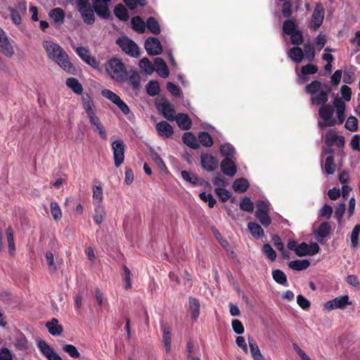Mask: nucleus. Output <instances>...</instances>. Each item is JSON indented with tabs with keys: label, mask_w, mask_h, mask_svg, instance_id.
Listing matches in <instances>:
<instances>
[{
	"label": "nucleus",
	"mask_w": 360,
	"mask_h": 360,
	"mask_svg": "<svg viewBox=\"0 0 360 360\" xmlns=\"http://www.w3.org/2000/svg\"><path fill=\"white\" fill-rule=\"evenodd\" d=\"M42 46L49 59L57 63L66 72L76 74V68L61 46L53 40H44Z\"/></svg>",
	"instance_id": "obj_1"
},
{
	"label": "nucleus",
	"mask_w": 360,
	"mask_h": 360,
	"mask_svg": "<svg viewBox=\"0 0 360 360\" xmlns=\"http://www.w3.org/2000/svg\"><path fill=\"white\" fill-rule=\"evenodd\" d=\"M111 0H92V6L79 10L83 21L86 25H93L95 22L94 13L103 19H108L110 12L108 3Z\"/></svg>",
	"instance_id": "obj_2"
},
{
	"label": "nucleus",
	"mask_w": 360,
	"mask_h": 360,
	"mask_svg": "<svg viewBox=\"0 0 360 360\" xmlns=\"http://www.w3.org/2000/svg\"><path fill=\"white\" fill-rule=\"evenodd\" d=\"M326 90L321 91L315 96H311V103L315 105H321L319 110V115L323 121L336 120L333 118L334 108L330 104H326L328 101V94L332 89L330 85L326 84Z\"/></svg>",
	"instance_id": "obj_3"
},
{
	"label": "nucleus",
	"mask_w": 360,
	"mask_h": 360,
	"mask_svg": "<svg viewBox=\"0 0 360 360\" xmlns=\"http://www.w3.org/2000/svg\"><path fill=\"white\" fill-rule=\"evenodd\" d=\"M107 74L114 81L119 83L126 82L128 79L127 67L120 58H112L105 64Z\"/></svg>",
	"instance_id": "obj_4"
},
{
	"label": "nucleus",
	"mask_w": 360,
	"mask_h": 360,
	"mask_svg": "<svg viewBox=\"0 0 360 360\" xmlns=\"http://www.w3.org/2000/svg\"><path fill=\"white\" fill-rule=\"evenodd\" d=\"M116 44L127 55L134 58H139L140 56V50L138 45L128 37L122 36L119 37L116 40Z\"/></svg>",
	"instance_id": "obj_5"
},
{
	"label": "nucleus",
	"mask_w": 360,
	"mask_h": 360,
	"mask_svg": "<svg viewBox=\"0 0 360 360\" xmlns=\"http://www.w3.org/2000/svg\"><path fill=\"white\" fill-rule=\"evenodd\" d=\"M352 304V302L349 301V297L345 295L326 302L323 307L326 310L332 311L337 309H344L347 306Z\"/></svg>",
	"instance_id": "obj_6"
},
{
	"label": "nucleus",
	"mask_w": 360,
	"mask_h": 360,
	"mask_svg": "<svg viewBox=\"0 0 360 360\" xmlns=\"http://www.w3.org/2000/svg\"><path fill=\"white\" fill-rule=\"evenodd\" d=\"M324 8L321 3H317L311 15L309 27L313 30H317L323 23L324 19Z\"/></svg>",
	"instance_id": "obj_7"
},
{
	"label": "nucleus",
	"mask_w": 360,
	"mask_h": 360,
	"mask_svg": "<svg viewBox=\"0 0 360 360\" xmlns=\"http://www.w3.org/2000/svg\"><path fill=\"white\" fill-rule=\"evenodd\" d=\"M37 347L47 360H63L61 356L45 340L37 341Z\"/></svg>",
	"instance_id": "obj_8"
},
{
	"label": "nucleus",
	"mask_w": 360,
	"mask_h": 360,
	"mask_svg": "<svg viewBox=\"0 0 360 360\" xmlns=\"http://www.w3.org/2000/svg\"><path fill=\"white\" fill-rule=\"evenodd\" d=\"M144 47L150 56H158L162 53V46L156 37H150L145 41Z\"/></svg>",
	"instance_id": "obj_9"
},
{
	"label": "nucleus",
	"mask_w": 360,
	"mask_h": 360,
	"mask_svg": "<svg viewBox=\"0 0 360 360\" xmlns=\"http://www.w3.org/2000/svg\"><path fill=\"white\" fill-rule=\"evenodd\" d=\"M0 49L1 52L8 57H11L14 54L13 49L10 44L5 32L0 28Z\"/></svg>",
	"instance_id": "obj_10"
},
{
	"label": "nucleus",
	"mask_w": 360,
	"mask_h": 360,
	"mask_svg": "<svg viewBox=\"0 0 360 360\" xmlns=\"http://www.w3.org/2000/svg\"><path fill=\"white\" fill-rule=\"evenodd\" d=\"M333 105L336 108V115L338 117L337 124H341L345 119V103L338 96H335L333 101Z\"/></svg>",
	"instance_id": "obj_11"
},
{
	"label": "nucleus",
	"mask_w": 360,
	"mask_h": 360,
	"mask_svg": "<svg viewBox=\"0 0 360 360\" xmlns=\"http://www.w3.org/2000/svg\"><path fill=\"white\" fill-rule=\"evenodd\" d=\"M82 101L83 108L87 114L88 117H91V116L96 115L95 105L89 94H83L82 96Z\"/></svg>",
	"instance_id": "obj_12"
},
{
	"label": "nucleus",
	"mask_w": 360,
	"mask_h": 360,
	"mask_svg": "<svg viewBox=\"0 0 360 360\" xmlns=\"http://www.w3.org/2000/svg\"><path fill=\"white\" fill-rule=\"evenodd\" d=\"M158 109L162 111V115L167 120L174 121L176 116L175 110L173 108L172 105L167 101H165L162 103H160L158 105Z\"/></svg>",
	"instance_id": "obj_13"
},
{
	"label": "nucleus",
	"mask_w": 360,
	"mask_h": 360,
	"mask_svg": "<svg viewBox=\"0 0 360 360\" xmlns=\"http://www.w3.org/2000/svg\"><path fill=\"white\" fill-rule=\"evenodd\" d=\"M325 85L319 80H314L305 86L304 91L307 94L315 96L321 91L326 90Z\"/></svg>",
	"instance_id": "obj_14"
},
{
	"label": "nucleus",
	"mask_w": 360,
	"mask_h": 360,
	"mask_svg": "<svg viewBox=\"0 0 360 360\" xmlns=\"http://www.w3.org/2000/svg\"><path fill=\"white\" fill-rule=\"evenodd\" d=\"M162 334V343L166 353L171 352V335L172 328L167 325H162L161 326Z\"/></svg>",
	"instance_id": "obj_15"
},
{
	"label": "nucleus",
	"mask_w": 360,
	"mask_h": 360,
	"mask_svg": "<svg viewBox=\"0 0 360 360\" xmlns=\"http://www.w3.org/2000/svg\"><path fill=\"white\" fill-rule=\"evenodd\" d=\"M221 169L225 175L231 177L236 173V166L231 159H223L221 162Z\"/></svg>",
	"instance_id": "obj_16"
},
{
	"label": "nucleus",
	"mask_w": 360,
	"mask_h": 360,
	"mask_svg": "<svg viewBox=\"0 0 360 360\" xmlns=\"http://www.w3.org/2000/svg\"><path fill=\"white\" fill-rule=\"evenodd\" d=\"M89 119L90 124L92 127H94V130L98 132L102 139H106L107 133L99 117L95 115L94 116H91V117H89Z\"/></svg>",
	"instance_id": "obj_17"
},
{
	"label": "nucleus",
	"mask_w": 360,
	"mask_h": 360,
	"mask_svg": "<svg viewBox=\"0 0 360 360\" xmlns=\"http://www.w3.org/2000/svg\"><path fill=\"white\" fill-rule=\"evenodd\" d=\"M156 66L155 71L162 78H167L169 75V69L166 63L162 58H156L154 60Z\"/></svg>",
	"instance_id": "obj_18"
},
{
	"label": "nucleus",
	"mask_w": 360,
	"mask_h": 360,
	"mask_svg": "<svg viewBox=\"0 0 360 360\" xmlns=\"http://www.w3.org/2000/svg\"><path fill=\"white\" fill-rule=\"evenodd\" d=\"M174 120L178 126L183 130H188L191 127L192 121L187 114L179 113Z\"/></svg>",
	"instance_id": "obj_19"
},
{
	"label": "nucleus",
	"mask_w": 360,
	"mask_h": 360,
	"mask_svg": "<svg viewBox=\"0 0 360 360\" xmlns=\"http://www.w3.org/2000/svg\"><path fill=\"white\" fill-rule=\"evenodd\" d=\"M156 129L161 136L169 137L173 134V128L166 121H161L156 124Z\"/></svg>",
	"instance_id": "obj_20"
},
{
	"label": "nucleus",
	"mask_w": 360,
	"mask_h": 360,
	"mask_svg": "<svg viewBox=\"0 0 360 360\" xmlns=\"http://www.w3.org/2000/svg\"><path fill=\"white\" fill-rule=\"evenodd\" d=\"M46 326L50 334L54 336L61 335L63 331V326L58 323V320L56 318H53L51 321L47 322L46 323Z\"/></svg>",
	"instance_id": "obj_21"
},
{
	"label": "nucleus",
	"mask_w": 360,
	"mask_h": 360,
	"mask_svg": "<svg viewBox=\"0 0 360 360\" xmlns=\"http://www.w3.org/2000/svg\"><path fill=\"white\" fill-rule=\"evenodd\" d=\"M298 30V25L296 22V20L294 18L286 19L282 26L283 32L287 35L293 34L295 31Z\"/></svg>",
	"instance_id": "obj_22"
},
{
	"label": "nucleus",
	"mask_w": 360,
	"mask_h": 360,
	"mask_svg": "<svg viewBox=\"0 0 360 360\" xmlns=\"http://www.w3.org/2000/svg\"><path fill=\"white\" fill-rule=\"evenodd\" d=\"M288 55L296 63H301L304 58V52L299 46H295L290 49Z\"/></svg>",
	"instance_id": "obj_23"
},
{
	"label": "nucleus",
	"mask_w": 360,
	"mask_h": 360,
	"mask_svg": "<svg viewBox=\"0 0 360 360\" xmlns=\"http://www.w3.org/2000/svg\"><path fill=\"white\" fill-rule=\"evenodd\" d=\"M132 29L139 34H142L146 30V22H145L141 17L135 16L131 18Z\"/></svg>",
	"instance_id": "obj_24"
},
{
	"label": "nucleus",
	"mask_w": 360,
	"mask_h": 360,
	"mask_svg": "<svg viewBox=\"0 0 360 360\" xmlns=\"http://www.w3.org/2000/svg\"><path fill=\"white\" fill-rule=\"evenodd\" d=\"M67 86L72 89L75 94L79 95L83 91V87L77 79L75 77H70L66 79L65 82Z\"/></svg>",
	"instance_id": "obj_25"
},
{
	"label": "nucleus",
	"mask_w": 360,
	"mask_h": 360,
	"mask_svg": "<svg viewBox=\"0 0 360 360\" xmlns=\"http://www.w3.org/2000/svg\"><path fill=\"white\" fill-rule=\"evenodd\" d=\"M219 151L223 158H233L236 153L235 148L229 143L221 144Z\"/></svg>",
	"instance_id": "obj_26"
},
{
	"label": "nucleus",
	"mask_w": 360,
	"mask_h": 360,
	"mask_svg": "<svg viewBox=\"0 0 360 360\" xmlns=\"http://www.w3.org/2000/svg\"><path fill=\"white\" fill-rule=\"evenodd\" d=\"M183 142L190 148L196 149L199 147L196 137L191 132H186L182 136Z\"/></svg>",
	"instance_id": "obj_27"
},
{
	"label": "nucleus",
	"mask_w": 360,
	"mask_h": 360,
	"mask_svg": "<svg viewBox=\"0 0 360 360\" xmlns=\"http://www.w3.org/2000/svg\"><path fill=\"white\" fill-rule=\"evenodd\" d=\"M49 15L56 23H63L65 20V13L61 8L57 7L51 9Z\"/></svg>",
	"instance_id": "obj_28"
},
{
	"label": "nucleus",
	"mask_w": 360,
	"mask_h": 360,
	"mask_svg": "<svg viewBox=\"0 0 360 360\" xmlns=\"http://www.w3.org/2000/svg\"><path fill=\"white\" fill-rule=\"evenodd\" d=\"M310 265V262L307 259H297L290 261L288 266L295 271H302L307 269Z\"/></svg>",
	"instance_id": "obj_29"
},
{
	"label": "nucleus",
	"mask_w": 360,
	"mask_h": 360,
	"mask_svg": "<svg viewBox=\"0 0 360 360\" xmlns=\"http://www.w3.org/2000/svg\"><path fill=\"white\" fill-rule=\"evenodd\" d=\"M249 187V182L246 179L240 178L236 179L233 183V188L236 192L244 193Z\"/></svg>",
	"instance_id": "obj_30"
},
{
	"label": "nucleus",
	"mask_w": 360,
	"mask_h": 360,
	"mask_svg": "<svg viewBox=\"0 0 360 360\" xmlns=\"http://www.w3.org/2000/svg\"><path fill=\"white\" fill-rule=\"evenodd\" d=\"M189 308L191 312V317L196 320L200 314V302L194 297H189Z\"/></svg>",
	"instance_id": "obj_31"
},
{
	"label": "nucleus",
	"mask_w": 360,
	"mask_h": 360,
	"mask_svg": "<svg viewBox=\"0 0 360 360\" xmlns=\"http://www.w3.org/2000/svg\"><path fill=\"white\" fill-rule=\"evenodd\" d=\"M113 158H124V144L122 140H117L112 143Z\"/></svg>",
	"instance_id": "obj_32"
},
{
	"label": "nucleus",
	"mask_w": 360,
	"mask_h": 360,
	"mask_svg": "<svg viewBox=\"0 0 360 360\" xmlns=\"http://www.w3.org/2000/svg\"><path fill=\"white\" fill-rule=\"evenodd\" d=\"M114 13L115 15L121 20L125 21L129 18V15L127 8L121 4L115 6L114 8Z\"/></svg>",
	"instance_id": "obj_33"
},
{
	"label": "nucleus",
	"mask_w": 360,
	"mask_h": 360,
	"mask_svg": "<svg viewBox=\"0 0 360 360\" xmlns=\"http://www.w3.org/2000/svg\"><path fill=\"white\" fill-rule=\"evenodd\" d=\"M146 27L148 30L153 34L160 33V27L158 20L154 17H149L146 20Z\"/></svg>",
	"instance_id": "obj_34"
},
{
	"label": "nucleus",
	"mask_w": 360,
	"mask_h": 360,
	"mask_svg": "<svg viewBox=\"0 0 360 360\" xmlns=\"http://www.w3.org/2000/svg\"><path fill=\"white\" fill-rule=\"evenodd\" d=\"M127 82H128L133 89L136 90L140 87L141 77L136 71L133 70L130 72V75H128Z\"/></svg>",
	"instance_id": "obj_35"
},
{
	"label": "nucleus",
	"mask_w": 360,
	"mask_h": 360,
	"mask_svg": "<svg viewBox=\"0 0 360 360\" xmlns=\"http://www.w3.org/2000/svg\"><path fill=\"white\" fill-rule=\"evenodd\" d=\"M93 203L96 205H101L103 201V188L101 186L94 185L93 186Z\"/></svg>",
	"instance_id": "obj_36"
},
{
	"label": "nucleus",
	"mask_w": 360,
	"mask_h": 360,
	"mask_svg": "<svg viewBox=\"0 0 360 360\" xmlns=\"http://www.w3.org/2000/svg\"><path fill=\"white\" fill-rule=\"evenodd\" d=\"M217 159H201V165L203 169L208 172H213L218 167Z\"/></svg>",
	"instance_id": "obj_37"
},
{
	"label": "nucleus",
	"mask_w": 360,
	"mask_h": 360,
	"mask_svg": "<svg viewBox=\"0 0 360 360\" xmlns=\"http://www.w3.org/2000/svg\"><path fill=\"white\" fill-rule=\"evenodd\" d=\"M14 345L18 349L25 350L28 348V340L22 333H18L15 338Z\"/></svg>",
	"instance_id": "obj_38"
},
{
	"label": "nucleus",
	"mask_w": 360,
	"mask_h": 360,
	"mask_svg": "<svg viewBox=\"0 0 360 360\" xmlns=\"http://www.w3.org/2000/svg\"><path fill=\"white\" fill-rule=\"evenodd\" d=\"M105 215V212L103 206H102V205H96L94 216L95 222L100 225L103 222Z\"/></svg>",
	"instance_id": "obj_39"
},
{
	"label": "nucleus",
	"mask_w": 360,
	"mask_h": 360,
	"mask_svg": "<svg viewBox=\"0 0 360 360\" xmlns=\"http://www.w3.org/2000/svg\"><path fill=\"white\" fill-rule=\"evenodd\" d=\"M160 91V84L158 81H150L146 86V92L150 96L159 94Z\"/></svg>",
	"instance_id": "obj_40"
},
{
	"label": "nucleus",
	"mask_w": 360,
	"mask_h": 360,
	"mask_svg": "<svg viewBox=\"0 0 360 360\" xmlns=\"http://www.w3.org/2000/svg\"><path fill=\"white\" fill-rule=\"evenodd\" d=\"M272 277L276 283L285 286L288 285L287 277L281 270H274L272 271Z\"/></svg>",
	"instance_id": "obj_41"
},
{
	"label": "nucleus",
	"mask_w": 360,
	"mask_h": 360,
	"mask_svg": "<svg viewBox=\"0 0 360 360\" xmlns=\"http://www.w3.org/2000/svg\"><path fill=\"white\" fill-rule=\"evenodd\" d=\"M6 236L8 243V252L11 255H14L15 252V245L14 243L13 232L11 226L6 229Z\"/></svg>",
	"instance_id": "obj_42"
},
{
	"label": "nucleus",
	"mask_w": 360,
	"mask_h": 360,
	"mask_svg": "<svg viewBox=\"0 0 360 360\" xmlns=\"http://www.w3.org/2000/svg\"><path fill=\"white\" fill-rule=\"evenodd\" d=\"M198 141L206 147H210L213 144L212 138L207 131H201L199 133Z\"/></svg>",
	"instance_id": "obj_43"
},
{
	"label": "nucleus",
	"mask_w": 360,
	"mask_h": 360,
	"mask_svg": "<svg viewBox=\"0 0 360 360\" xmlns=\"http://www.w3.org/2000/svg\"><path fill=\"white\" fill-rule=\"evenodd\" d=\"M248 228L251 234L255 237L259 238L264 235V231L262 228L255 222L248 223Z\"/></svg>",
	"instance_id": "obj_44"
},
{
	"label": "nucleus",
	"mask_w": 360,
	"mask_h": 360,
	"mask_svg": "<svg viewBox=\"0 0 360 360\" xmlns=\"http://www.w3.org/2000/svg\"><path fill=\"white\" fill-rule=\"evenodd\" d=\"M331 232V227L328 222H323L320 224L317 231L316 235L321 238H326Z\"/></svg>",
	"instance_id": "obj_45"
},
{
	"label": "nucleus",
	"mask_w": 360,
	"mask_h": 360,
	"mask_svg": "<svg viewBox=\"0 0 360 360\" xmlns=\"http://www.w3.org/2000/svg\"><path fill=\"white\" fill-rule=\"evenodd\" d=\"M304 51L306 59L309 62H312L315 57V49L314 45L309 42L304 44Z\"/></svg>",
	"instance_id": "obj_46"
},
{
	"label": "nucleus",
	"mask_w": 360,
	"mask_h": 360,
	"mask_svg": "<svg viewBox=\"0 0 360 360\" xmlns=\"http://www.w3.org/2000/svg\"><path fill=\"white\" fill-rule=\"evenodd\" d=\"M289 36L290 37V42L295 46H300L304 41L303 33L299 29Z\"/></svg>",
	"instance_id": "obj_47"
},
{
	"label": "nucleus",
	"mask_w": 360,
	"mask_h": 360,
	"mask_svg": "<svg viewBox=\"0 0 360 360\" xmlns=\"http://www.w3.org/2000/svg\"><path fill=\"white\" fill-rule=\"evenodd\" d=\"M240 207L243 211L252 212L254 210V204L249 198L245 197L240 202Z\"/></svg>",
	"instance_id": "obj_48"
},
{
	"label": "nucleus",
	"mask_w": 360,
	"mask_h": 360,
	"mask_svg": "<svg viewBox=\"0 0 360 360\" xmlns=\"http://www.w3.org/2000/svg\"><path fill=\"white\" fill-rule=\"evenodd\" d=\"M62 349L65 352L68 353L72 358H79L80 356V354L77 349L72 345H64Z\"/></svg>",
	"instance_id": "obj_49"
},
{
	"label": "nucleus",
	"mask_w": 360,
	"mask_h": 360,
	"mask_svg": "<svg viewBox=\"0 0 360 360\" xmlns=\"http://www.w3.org/2000/svg\"><path fill=\"white\" fill-rule=\"evenodd\" d=\"M139 66L148 74H151L155 70L153 64L148 58H143L139 62Z\"/></svg>",
	"instance_id": "obj_50"
},
{
	"label": "nucleus",
	"mask_w": 360,
	"mask_h": 360,
	"mask_svg": "<svg viewBox=\"0 0 360 360\" xmlns=\"http://www.w3.org/2000/svg\"><path fill=\"white\" fill-rule=\"evenodd\" d=\"M345 127L351 131H356L358 129L357 119L354 116H349L346 121Z\"/></svg>",
	"instance_id": "obj_51"
},
{
	"label": "nucleus",
	"mask_w": 360,
	"mask_h": 360,
	"mask_svg": "<svg viewBox=\"0 0 360 360\" xmlns=\"http://www.w3.org/2000/svg\"><path fill=\"white\" fill-rule=\"evenodd\" d=\"M255 216L264 226H269L271 223L268 212L255 213Z\"/></svg>",
	"instance_id": "obj_52"
},
{
	"label": "nucleus",
	"mask_w": 360,
	"mask_h": 360,
	"mask_svg": "<svg viewBox=\"0 0 360 360\" xmlns=\"http://www.w3.org/2000/svg\"><path fill=\"white\" fill-rule=\"evenodd\" d=\"M51 212L55 220H59L62 217V212L58 205V204L56 202H52L51 203Z\"/></svg>",
	"instance_id": "obj_53"
},
{
	"label": "nucleus",
	"mask_w": 360,
	"mask_h": 360,
	"mask_svg": "<svg viewBox=\"0 0 360 360\" xmlns=\"http://www.w3.org/2000/svg\"><path fill=\"white\" fill-rule=\"evenodd\" d=\"M360 233V224H356L351 234V243L352 247L356 248L359 243V235Z\"/></svg>",
	"instance_id": "obj_54"
},
{
	"label": "nucleus",
	"mask_w": 360,
	"mask_h": 360,
	"mask_svg": "<svg viewBox=\"0 0 360 360\" xmlns=\"http://www.w3.org/2000/svg\"><path fill=\"white\" fill-rule=\"evenodd\" d=\"M318 71V67L313 64H307L301 68V74L304 76L314 75Z\"/></svg>",
	"instance_id": "obj_55"
},
{
	"label": "nucleus",
	"mask_w": 360,
	"mask_h": 360,
	"mask_svg": "<svg viewBox=\"0 0 360 360\" xmlns=\"http://www.w3.org/2000/svg\"><path fill=\"white\" fill-rule=\"evenodd\" d=\"M101 95L110 100L113 103H115L120 98L117 94L107 89H105L101 91Z\"/></svg>",
	"instance_id": "obj_56"
},
{
	"label": "nucleus",
	"mask_w": 360,
	"mask_h": 360,
	"mask_svg": "<svg viewBox=\"0 0 360 360\" xmlns=\"http://www.w3.org/2000/svg\"><path fill=\"white\" fill-rule=\"evenodd\" d=\"M8 11L10 12L11 18L13 22L15 25H20L22 22L21 14L18 13V11H15V8L9 6L8 8Z\"/></svg>",
	"instance_id": "obj_57"
},
{
	"label": "nucleus",
	"mask_w": 360,
	"mask_h": 360,
	"mask_svg": "<svg viewBox=\"0 0 360 360\" xmlns=\"http://www.w3.org/2000/svg\"><path fill=\"white\" fill-rule=\"evenodd\" d=\"M214 192L222 202H226L231 197L230 192L221 187H217L214 189Z\"/></svg>",
	"instance_id": "obj_58"
},
{
	"label": "nucleus",
	"mask_w": 360,
	"mask_h": 360,
	"mask_svg": "<svg viewBox=\"0 0 360 360\" xmlns=\"http://www.w3.org/2000/svg\"><path fill=\"white\" fill-rule=\"evenodd\" d=\"M199 197L202 200H203L205 202H207L208 206L211 208L213 207L216 204V200L210 193H206L205 192H202L200 193Z\"/></svg>",
	"instance_id": "obj_59"
},
{
	"label": "nucleus",
	"mask_w": 360,
	"mask_h": 360,
	"mask_svg": "<svg viewBox=\"0 0 360 360\" xmlns=\"http://www.w3.org/2000/svg\"><path fill=\"white\" fill-rule=\"evenodd\" d=\"M292 5L290 1H285L282 6V15L286 19L291 17L292 14Z\"/></svg>",
	"instance_id": "obj_60"
},
{
	"label": "nucleus",
	"mask_w": 360,
	"mask_h": 360,
	"mask_svg": "<svg viewBox=\"0 0 360 360\" xmlns=\"http://www.w3.org/2000/svg\"><path fill=\"white\" fill-rule=\"evenodd\" d=\"M262 251L271 261L273 262L276 259V253L270 245H269V244L264 245Z\"/></svg>",
	"instance_id": "obj_61"
},
{
	"label": "nucleus",
	"mask_w": 360,
	"mask_h": 360,
	"mask_svg": "<svg viewBox=\"0 0 360 360\" xmlns=\"http://www.w3.org/2000/svg\"><path fill=\"white\" fill-rule=\"evenodd\" d=\"M295 252L299 257L308 255L309 245L306 243H302L297 245Z\"/></svg>",
	"instance_id": "obj_62"
},
{
	"label": "nucleus",
	"mask_w": 360,
	"mask_h": 360,
	"mask_svg": "<svg viewBox=\"0 0 360 360\" xmlns=\"http://www.w3.org/2000/svg\"><path fill=\"white\" fill-rule=\"evenodd\" d=\"M181 176L185 181L192 184H197L198 182V178L195 175L186 171L181 172Z\"/></svg>",
	"instance_id": "obj_63"
},
{
	"label": "nucleus",
	"mask_w": 360,
	"mask_h": 360,
	"mask_svg": "<svg viewBox=\"0 0 360 360\" xmlns=\"http://www.w3.org/2000/svg\"><path fill=\"white\" fill-rule=\"evenodd\" d=\"M167 89L174 96H179L181 93L180 87L171 82L167 83Z\"/></svg>",
	"instance_id": "obj_64"
}]
</instances>
